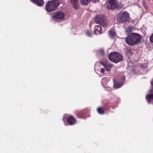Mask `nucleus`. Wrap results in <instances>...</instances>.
<instances>
[{
  "label": "nucleus",
  "instance_id": "f257e3e1",
  "mask_svg": "<svg viewBox=\"0 0 153 153\" xmlns=\"http://www.w3.org/2000/svg\"><path fill=\"white\" fill-rule=\"evenodd\" d=\"M140 41V35L135 33H130L126 39V43L130 45H136L139 43Z\"/></svg>",
  "mask_w": 153,
  "mask_h": 153
},
{
  "label": "nucleus",
  "instance_id": "f03ea898",
  "mask_svg": "<svg viewBox=\"0 0 153 153\" xmlns=\"http://www.w3.org/2000/svg\"><path fill=\"white\" fill-rule=\"evenodd\" d=\"M117 19L119 23H126L130 20L129 14L126 11L121 12L117 15Z\"/></svg>",
  "mask_w": 153,
  "mask_h": 153
},
{
  "label": "nucleus",
  "instance_id": "7ed1b4c3",
  "mask_svg": "<svg viewBox=\"0 0 153 153\" xmlns=\"http://www.w3.org/2000/svg\"><path fill=\"white\" fill-rule=\"evenodd\" d=\"M59 5L58 0H53L48 1L46 6L45 9L49 12L53 11L56 10Z\"/></svg>",
  "mask_w": 153,
  "mask_h": 153
},
{
  "label": "nucleus",
  "instance_id": "20e7f679",
  "mask_svg": "<svg viewBox=\"0 0 153 153\" xmlns=\"http://www.w3.org/2000/svg\"><path fill=\"white\" fill-rule=\"evenodd\" d=\"M108 57L110 60L116 63L121 61L123 59L122 55L118 52L111 53L109 54Z\"/></svg>",
  "mask_w": 153,
  "mask_h": 153
},
{
  "label": "nucleus",
  "instance_id": "39448f33",
  "mask_svg": "<svg viewBox=\"0 0 153 153\" xmlns=\"http://www.w3.org/2000/svg\"><path fill=\"white\" fill-rule=\"evenodd\" d=\"M95 20L96 23L104 27L106 26L108 23L105 16L103 15L97 16Z\"/></svg>",
  "mask_w": 153,
  "mask_h": 153
},
{
  "label": "nucleus",
  "instance_id": "423d86ee",
  "mask_svg": "<svg viewBox=\"0 0 153 153\" xmlns=\"http://www.w3.org/2000/svg\"><path fill=\"white\" fill-rule=\"evenodd\" d=\"M108 2L107 6L108 9L114 10L116 9L117 6V2L116 0H110Z\"/></svg>",
  "mask_w": 153,
  "mask_h": 153
},
{
  "label": "nucleus",
  "instance_id": "0eeeda50",
  "mask_svg": "<svg viewBox=\"0 0 153 153\" xmlns=\"http://www.w3.org/2000/svg\"><path fill=\"white\" fill-rule=\"evenodd\" d=\"M125 77L124 76H123L121 77V80H120L114 81V87L115 88H120L123 85V82L125 80Z\"/></svg>",
  "mask_w": 153,
  "mask_h": 153
},
{
  "label": "nucleus",
  "instance_id": "6e6552de",
  "mask_svg": "<svg viewBox=\"0 0 153 153\" xmlns=\"http://www.w3.org/2000/svg\"><path fill=\"white\" fill-rule=\"evenodd\" d=\"M53 17L56 19L62 20L65 17V14L63 13L61 11H58L54 13Z\"/></svg>",
  "mask_w": 153,
  "mask_h": 153
},
{
  "label": "nucleus",
  "instance_id": "1a4fd4ad",
  "mask_svg": "<svg viewBox=\"0 0 153 153\" xmlns=\"http://www.w3.org/2000/svg\"><path fill=\"white\" fill-rule=\"evenodd\" d=\"M70 1L75 9L77 10L79 8V0H70Z\"/></svg>",
  "mask_w": 153,
  "mask_h": 153
},
{
  "label": "nucleus",
  "instance_id": "9d476101",
  "mask_svg": "<svg viewBox=\"0 0 153 153\" xmlns=\"http://www.w3.org/2000/svg\"><path fill=\"white\" fill-rule=\"evenodd\" d=\"M76 122V120L72 116H69L67 118V122L70 125H74Z\"/></svg>",
  "mask_w": 153,
  "mask_h": 153
},
{
  "label": "nucleus",
  "instance_id": "9b49d317",
  "mask_svg": "<svg viewBox=\"0 0 153 153\" xmlns=\"http://www.w3.org/2000/svg\"><path fill=\"white\" fill-rule=\"evenodd\" d=\"M101 30L102 28L100 26L98 25L95 26L94 27V33L95 34H97V32H98L100 34H101L102 33Z\"/></svg>",
  "mask_w": 153,
  "mask_h": 153
},
{
  "label": "nucleus",
  "instance_id": "f8f14e48",
  "mask_svg": "<svg viewBox=\"0 0 153 153\" xmlns=\"http://www.w3.org/2000/svg\"><path fill=\"white\" fill-rule=\"evenodd\" d=\"M146 98L149 104H150V101L153 100V92L151 94L146 95Z\"/></svg>",
  "mask_w": 153,
  "mask_h": 153
},
{
  "label": "nucleus",
  "instance_id": "ddd939ff",
  "mask_svg": "<svg viewBox=\"0 0 153 153\" xmlns=\"http://www.w3.org/2000/svg\"><path fill=\"white\" fill-rule=\"evenodd\" d=\"M109 36L111 39H114L116 36V33L112 28L109 31Z\"/></svg>",
  "mask_w": 153,
  "mask_h": 153
},
{
  "label": "nucleus",
  "instance_id": "4468645a",
  "mask_svg": "<svg viewBox=\"0 0 153 153\" xmlns=\"http://www.w3.org/2000/svg\"><path fill=\"white\" fill-rule=\"evenodd\" d=\"M33 2L39 6H41L43 4V0H31Z\"/></svg>",
  "mask_w": 153,
  "mask_h": 153
},
{
  "label": "nucleus",
  "instance_id": "2eb2a0df",
  "mask_svg": "<svg viewBox=\"0 0 153 153\" xmlns=\"http://www.w3.org/2000/svg\"><path fill=\"white\" fill-rule=\"evenodd\" d=\"M134 29V28L133 26H129L127 28L126 31L127 33H128L133 31Z\"/></svg>",
  "mask_w": 153,
  "mask_h": 153
},
{
  "label": "nucleus",
  "instance_id": "dca6fc26",
  "mask_svg": "<svg viewBox=\"0 0 153 153\" xmlns=\"http://www.w3.org/2000/svg\"><path fill=\"white\" fill-rule=\"evenodd\" d=\"M97 111L98 113L102 115L104 114L105 110L101 107H99L97 109Z\"/></svg>",
  "mask_w": 153,
  "mask_h": 153
},
{
  "label": "nucleus",
  "instance_id": "f3484780",
  "mask_svg": "<svg viewBox=\"0 0 153 153\" xmlns=\"http://www.w3.org/2000/svg\"><path fill=\"white\" fill-rule=\"evenodd\" d=\"M104 66L107 71H110L111 70V64L108 63Z\"/></svg>",
  "mask_w": 153,
  "mask_h": 153
},
{
  "label": "nucleus",
  "instance_id": "a211bd4d",
  "mask_svg": "<svg viewBox=\"0 0 153 153\" xmlns=\"http://www.w3.org/2000/svg\"><path fill=\"white\" fill-rule=\"evenodd\" d=\"M91 0H80L81 3L83 5H86L88 4Z\"/></svg>",
  "mask_w": 153,
  "mask_h": 153
},
{
  "label": "nucleus",
  "instance_id": "6ab92c4d",
  "mask_svg": "<svg viewBox=\"0 0 153 153\" xmlns=\"http://www.w3.org/2000/svg\"><path fill=\"white\" fill-rule=\"evenodd\" d=\"M100 63L102 65L104 66L108 64V62L106 59L104 58L100 61Z\"/></svg>",
  "mask_w": 153,
  "mask_h": 153
},
{
  "label": "nucleus",
  "instance_id": "aec40b11",
  "mask_svg": "<svg viewBox=\"0 0 153 153\" xmlns=\"http://www.w3.org/2000/svg\"><path fill=\"white\" fill-rule=\"evenodd\" d=\"M97 54L100 55L102 56H103L104 55V51L102 49H99L97 51Z\"/></svg>",
  "mask_w": 153,
  "mask_h": 153
},
{
  "label": "nucleus",
  "instance_id": "412c9836",
  "mask_svg": "<svg viewBox=\"0 0 153 153\" xmlns=\"http://www.w3.org/2000/svg\"><path fill=\"white\" fill-rule=\"evenodd\" d=\"M143 5L145 8L146 10H147L148 9V7L147 6L146 4V2L145 0H143Z\"/></svg>",
  "mask_w": 153,
  "mask_h": 153
},
{
  "label": "nucleus",
  "instance_id": "4be33fe9",
  "mask_svg": "<svg viewBox=\"0 0 153 153\" xmlns=\"http://www.w3.org/2000/svg\"><path fill=\"white\" fill-rule=\"evenodd\" d=\"M85 34L86 35L89 37H91V34L90 31L88 30H86Z\"/></svg>",
  "mask_w": 153,
  "mask_h": 153
},
{
  "label": "nucleus",
  "instance_id": "5701e85b",
  "mask_svg": "<svg viewBox=\"0 0 153 153\" xmlns=\"http://www.w3.org/2000/svg\"><path fill=\"white\" fill-rule=\"evenodd\" d=\"M77 116L79 118H83L84 117V116L81 113H79L77 114Z\"/></svg>",
  "mask_w": 153,
  "mask_h": 153
},
{
  "label": "nucleus",
  "instance_id": "b1692460",
  "mask_svg": "<svg viewBox=\"0 0 153 153\" xmlns=\"http://www.w3.org/2000/svg\"><path fill=\"white\" fill-rule=\"evenodd\" d=\"M150 41L153 43V33L152 34L151 36L150 37Z\"/></svg>",
  "mask_w": 153,
  "mask_h": 153
},
{
  "label": "nucleus",
  "instance_id": "393cba45",
  "mask_svg": "<svg viewBox=\"0 0 153 153\" xmlns=\"http://www.w3.org/2000/svg\"><path fill=\"white\" fill-rule=\"evenodd\" d=\"M105 71V69L104 68H102L101 70V72L102 73H104Z\"/></svg>",
  "mask_w": 153,
  "mask_h": 153
},
{
  "label": "nucleus",
  "instance_id": "a878e982",
  "mask_svg": "<svg viewBox=\"0 0 153 153\" xmlns=\"http://www.w3.org/2000/svg\"><path fill=\"white\" fill-rule=\"evenodd\" d=\"M63 120L64 121L65 120H66V119H65V115H64V116L63 117Z\"/></svg>",
  "mask_w": 153,
  "mask_h": 153
},
{
  "label": "nucleus",
  "instance_id": "bb28decb",
  "mask_svg": "<svg viewBox=\"0 0 153 153\" xmlns=\"http://www.w3.org/2000/svg\"><path fill=\"white\" fill-rule=\"evenodd\" d=\"M151 83L152 85H153V80L151 82Z\"/></svg>",
  "mask_w": 153,
  "mask_h": 153
},
{
  "label": "nucleus",
  "instance_id": "cd10ccee",
  "mask_svg": "<svg viewBox=\"0 0 153 153\" xmlns=\"http://www.w3.org/2000/svg\"><path fill=\"white\" fill-rule=\"evenodd\" d=\"M150 91V92H151V91H152V90H150V91Z\"/></svg>",
  "mask_w": 153,
  "mask_h": 153
}]
</instances>
